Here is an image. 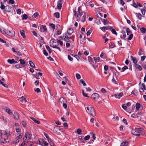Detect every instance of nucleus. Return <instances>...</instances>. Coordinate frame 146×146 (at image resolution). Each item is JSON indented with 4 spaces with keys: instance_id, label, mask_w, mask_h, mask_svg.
<instances>
[{
    "instance_id": "37",
    "label": "nucleus",
    "mask_w": 146,
    "mask_h": 146,
    "mask_svg": "<svg viewBox=\"0 0 146 146\" xmlns=\"http://www.w3.org/2000/svg\"><path fill=\"white\" fill-rule=\"evenodd\" d=\"M29 133L28 132H27L25 133V137L23 138V139L24 140H25L27 139V136H28V135H29Z\"/></svg>"
},
{
    "instance_id": "55",
    "label": "nucleus",
    "mask_w": 146,
    "mask_h": 146,
    "mask_svg": "<svg viewBox=\"0 0 146 146\" xmlns=\"http://www.w3.org/2000/svg\"><path fill=\"white\" fill-rule=\"evenodd\" d=\"M0 84H2L4 87L6 88L8 87V86L6 84H4L3 82H2L1 81V82H0Z\"/></svg>"
},
{
    "instance_id": "9",
    "label": "nucleus",
    "mask_w": 146,
    "mask_h": 146,
    "mask_svg": "<svg viewBox=\"0 0 146 146\" xmlns=\"http://www.w3.org/2000/svg\"><path fill=\"white\" fill-rule=\"evenodd\" d=\"M123 95V93L122 92H120L119 93H116L114 94V96L116 98H118V99L121 97Z\"/></svg>"
},
{
    "instance_id": "40",
    "label": "nucleus",
    "mask_w": 146,
    "mask_h": 146,
    "mask_svg": "<svg viewBox=\"0 0 146 146\" xmlns=\"http://www.w3.org/2000/svg\"><path fill=\"white\" fill-rule=\"evenodd\" d=\"M131 5H132L135 8L137 7V5L135 3L134 0H133V3L132 4H131Z\"/></svg>"
},
{
    "instance_id": "4",
    "label": "nucleus",
    "mask_w": 146,
    "mask_h": 146,
    "mask_svg": "<svg viewBox=\"0 0 146 146\" xmlns=\"http://www.w3.org/2000/svg\"><path fill=\"white\" fill-rule=\"evenodd\" d=\"M7 34L9 36L13 37L15 35V33L13 29L11 27H9L7 30Z\"/></svg>"
},
{
    "instance_id": "19",
    "label": "nucleus",
    "mask_w": 146,
    "mask_h": 146,
    "mask_svg": "<svg viewBox=\"0 0 146 146\" xmlns=\"http://www.w3.org/2000/svg\"><path fill=\"white\" fill-rule=\"evenodd\" d=\"M120 37L121 38H125L126 37L125 33V31H122L120 34Z\"/></svg>"
},
{
    "instance_id": "8",
    "label": "nucleus",
    "mask_w": 146,
    "mask_h": 146,
    "mask_svg": "<svg viewBox=\"0 0 146 146\" xmlns=\"http://www.w3.org/2000/svg\"><path fill=\"white\" fill-rule=\"evenodd\" d=\"M22 137V135H19L16 138L15 140L13 141V143H18L19 141V139L21 138Z\"/></svg>"
},
{
    "instance_id": "54",
    "label": "nucleus",
    "mask_w": 146,
    "mask_h": 146,
    "mask_svg": "<svg viewBox=\"0 0 146 146\" xmlns=\"http://www.w3.org/2000/svg\"><path fill=\"white\" fill-rule=\"evenodd\" d=\"M35 92H36L37 93L40 92V89L38 88H37L36 89H35Z\"/></svg>"
},
{
    "instance_id": "32",
    "label": "nucleus",
    "mask_w": 146,
    "mask_h": 146,
    "mask_svg": "<svg viewBox=\"0 0 146 146\" xmlns=\"http://www.w3.org/2000/svg\"><path fill=\"white\" fill-rule=\"evenodd\" d=\"M62 4L60 3H58L57 8L58 9H61Z\"/></svg>"
},
{
    "instance_id": "56",
    "label": "nucleus",
    "mask_w": 146,
    "mask_h": 146,
    "mask_svg": "<svg viewBox=\"0 0 146 146\" xmlns=\"http://www.w3.org/2000/svg\"><path fill=\"white\" fill-rule=\"evenodd\" d=\"M141 11L143 15H144L145 14L146 11L144 9H141Z\"/></svg>"
},
{
    "instance_id": "22",
    "label": "nucleus",
    "mask_w": 146,
    "mask_h": 146,
    "mask_svg": "<svg viewBox=\"0 0 146 146\" xmlns=\"http://www.w3.org/2000/svg\"><path fill=\"white\" fill-rule=\"evenodd\" d=\"M137 17L139 20L141 19L142 15L140 13H135Z\"/></svg>"
},
{
    "instance_id": "11",
    "label": "nucleus",
    "mask_w": 146,
    "mask_h": 146,
    "mask_svg": "<svg viewBox=\"0 0 146 146\" xmlns=\"http://www.w3.org/2000/svg\"><path fill=\"white\" fill-rule=\"evenodd\" d=\"M140 85V89L139 90L140 92H141V90H143L144 89L146 91V88L145 87V85L144 84H141V83L139 84Z\"/></svg>"
},
{
    "instance_id": "36",
    "label": "nucleus",
    "mask_w": 146,
    "mask_h": 146,
    "mask_svg": "<svg viewBox=\"0 0 146 146\" xmlns=\"http://www.w3.org/2000/svg\"><path fill=\"white\" fill-rule=\"evenodd\" d=\"M39 15L38 13L37 12L35 13L32 16V17L34 18H35Z\"/></svg>"
},
{
    "instance_id": "34",
    "label": "nucleus",
    "mask_w": 146,
    "mask_h": 146,
    "mask_svg": "<svg viewBox=\"0 0 146 146\" xmlns=\"http://www.w3.org/2000/svg\"><path fill=\"white\" fill-rule=\"evenodd\" d=\"M46 48L47 49V50L48 51L49 53L50 54L51 53L52 51L50 48V47L48 46L47 45L46 46Z\"/></svg>"
},
{
    "instance_id": "12",
    "label": "nucleus",
    "mask_w": 146,
    "mask_h": 146,
    "mask_svg": "<svg viewBox=\"0 0 146 146\" xmlns=\"http://www.w3.org/2000/svg\"><path fill=\"white\" fill-rule=\"evenodd\" d=\"M40 31L43 32H46L47 31V28L45 25H42L40 27Z\"/></svg>"
},
{
    "instance_id": "6",
    "label": "nucleus",
    "mask_w": 146,
    "mask_h": 146,
    "mask_svg": "<svg viewBox=\"0 0 146 146\" xmlns=\"http://www.w3.org/2000/svg\"><path fill=\"white\" fill-rule=\"evenodd\" d=\"M3 135V132L1 130H0V142L1 143H5L9 141L7 138L3 139L2 138Z\"/></svg>"
},
{
    "instance_id": "3",
    "label": "nucleus",
    "mask_w": 146,
    "mask_h": 146,
    "mask_svg": "<svg viewBox=\"0 0 146 146\" xmlns=\"http://www.w3.org/2000/svg\"><path fill=\"white\" fill-rule=\"evenodd\" d=\"M73 12L74 15L77 18V19H78L79 18V19H80V17H81L82 15L81 7H80L78 8V14H77V11H74Z\"/></svg>"
},
{
    "instance_id": "64",
    "label": "nucleus",
    "mask_w": 146,
    "mask_h": 146,
    "mask_svg": "<svg viewBox=\"0 0 146 146\" xmlns=\"http://www.w3.org/2000/svg\"><path fill=\"white\" fill-rule=\"evenodd\" d=\"M50 26L51 27H52L53 29H55V25L54 24H52V23L50 25Z\"/></svg>"
},
{
    "instance_id": "62",
    "label": "nucleus",
    "mask_w": 146,
    "mask_h": 146,
    "mask_svg": "<svg viewBox=\"0 0 146 146\" xmlns=\"http://www.w3.org/2000/svg\"><path fill=\"white\" fill-rule=\"evenodd\" d=\"M104 25H106V24L108 23L109 22L106 20L104 19Z\"/></svg>"
},
{
    "instance_id": "5",
    "label": "nucleus",
    "mask_w": 146,
    "mask_h": 146,
    "mask_svg": "<svg viewBox=\"0 0 146 146\" xmlns=\"http://www.w3.org/2000/svg\"><path fill=\"white\" fill-rule=\"evenodd\" d=\"M117 76L116 73H113V77L112 80V82L114 84L118 85Z\"/></svg>"
},
{
    "instance_id": "16",
    "label": "nucleus",
    "mask_w": 146,
    "mask_h": 146,
    "mask_svg": "<svg viewBox=\"0 0 146 146\" xmlns=\"http://www.w3.org/2000/svg\"><path fill=\"white\" fill-rule=\"evenodd\" d=\"M12 7L9 5H7L5 6V11L8 12H9L11 11V9Z\"/></svg>"
},
{
    "instance_id": "14",
    "label": "nucleus",
    "mask_w": 146,
    "mask_h": 146,
    "mask_svg": "<svg viewBox=\"0 0 146 146\" xmlns=\"http://www.w3.org/2000/svg\"><path fill=\"white\" fill-rule=\"evenodd\" d=\"M92 96L94 99H98L99 97V95L98 94L95 93L92 95Z\"/></svg>"
},
{
    "instance_id": "20",
    "label": "nucleus",
    "mask_w": 146,
    "mask_h": 146,
    "mask_svg": "<svg viewBox=\"0 0 146 146\" xmlns=\"http://www.w3.org/2000/svg\"><path fill=\"white\" fill-rule=\"evenodd\" d=\"M131 60L133 61V62L135 64H135H137V61L136 58L135 57H133L132 56H131Z\"/></svg>"
},
{
    "instance_id": "48",
    "label": "nucleus",
    "mask_w": 146,
    "mask_h": 146,
    "mask_svg": "<svg viewBox=\"0 0 146 146\" xmlns=\"http://www.w3.org/2000/svg\"><path fill=\"white\" fill-rule=\"evenodd\" d=\"M57 42L58 43H59L61 46H62L63 45V42L62 41H61L60 40H58L57 41Z\"/></svg>"
},
{
    "instance_id": "38",
    "label": "nucleus",
    "mask_w": 146,
    "mask_h": 146,
    "mask_svg": "<svg viewBox=\"0 0 146 146\" xmlns=\"http://www.w3.org/2000/svg\"><path fill=\"white\" fill-rule=\"evenodd\" d=\"M0 8L2 10L4 9L5 8V6L4 5H3V4L2 3V2L1 3Z\"/></svg>"
},
{
    "instance_id": "24",
    "label": "nucleus",
    "mask_w": 146,
    "mask_h": 146,
    "mask_svg": "<svg viewBox=\"0 0 146 146\" xmlns=\"http://www.w3.org/2000/svg\"><path fill=\"white\" fill-rule=\"evenodd\" d=\"M73 32V30L72 29H69L68 30L67 33L69 35H70Z\"/></svg>"
},
{
    "instance_id": "58",
    "label": "nucleus",
    "mask_w": 146,
    "mask_h": 146,
    "mask_svg": "<svg viewBox=\"0 0 146 146\" xmlns=\"http://www.w3.org/2000/svg\"><path fill=\"white\" fill-rule=\"evenodd\" d=\"M122 107L123 109L125 110H126L127 109V107L124 104L122 106Z\"/></svg>"
},
{
    "instance_id": "41",
    "label": "nucleus",
    "mask_w": 146,
    "mask_h": 146,
    "mask_svg": "<svg viewBox=\"0 0 146 146\" xmlns=\"http://www.w3.org/2000/svg\"><path fill=\"white\" fill-rule=\"evenodd\" d=\"M0 31L3 34H5L6 33L5 30L4 28H2Z\"/></svg>"
},
{
    "instance_id": "10",
    "label": "nucleus",
    "mask_w": 146,
    "mask_h": 146,
    "mask_svg": "<svg viewBox=\"0 0 146 146\" xmlns=\"http://www.w3.org/2000/svg\"><path fill=\"white\" fill-rule=\"evenodd\" d=\"M131 103L128 102V107L130 106L129 107V109H130L129 110H128V112L129 113H131L132 111H133L135 108V106L134 105H132L131 106Z\"/></svg>"
},
{
    "instance_id": "57",
    "label": "nucleus",
    "mask_w": 146,
    "mask_h": 146,
    "mask_svg": "<svg viewBox=\"0 0 146 146\" xmlns=\"http://www.w3.org/2000/svg\"><path fill=\"white\" fill-rule=\"evenodd\" d=\"M90 138V136L89 135H88L86 136L84 138V139L85 140H87L89 139Z\"/></svg>"
},
{
    "instance_id": "21",
    "label": "nucleus",
    "mask_w": 146,
    "mask_h": 146,
    "mask_svg": "<svg viewBox=\"0 0 146 146\" xmlns=\"http://www.w3.org/2000/svg\"><path fill=\"white\" fill-rule=\"evenodd\" d=\"M128 142L126 141H124L121 143V146H127Z\"/></svg>"
},
{
    "instance_id": "39",
    "label": "nucleus",
    "mask_w": 146,
    "mask_h": 146,
    "mask_svg": "<svg viewBox=\"0 0 146 146\" xmlns=\"http://www.w3.org/2000/svg\"><path fill=\"white\" fill-rule=\"evenodd\" d=\"M140 30H141L142 33H145L146 31V29L144 28H141L140 29Z\"/></svg>"
},
{
    "instance_id": "18",
    "label": "nucleus",
    "mask_w": 146,
    "mask_h": 146,
    "mask_svg": "<svg viewBox=\"0 0 146 146\" xmlns=\"http://www.w3.org/2000/svg\"><path fill=\"white\" fill-rule=\"evenodd\" d=\"M3 134L7 137L10 135V132L9 130H5L3 131Z\"/></svg>"
},
{
    "instance_id": "43",
    "label": "nucleus",
    "mask_w": 146,
    "mask_h": 146,
    "mask_svg": "<svg viewBox=\"0 0 146 146\" xmlns=\"http://www.w3.org/2000/svg\"><path fill=\"white\" fill-rule=\"evenodd\" d=\"M77 133L79 135L82 134V133L81 130L80 129H78L77 131Z\"/></svg>"
},
{
    "instance_id": "17",
    "label": "nucleus",
    "mask_w": 146,
    "mask_h": 146,
    "mask_svg": "<svg viewBox=\"0 0 146 146\" xmlns=\"http://www.w3.org/2000/svg\"><path fill=\"white\" fill-rule=\"evenodd\" d=\"M81 17H80V19H77V20H79V21H81L83 23L85 21L86 19V15H84L81 19H80Z\"/></svg>"
},
{
    "instance_id": "26",
    "label": "nucleus",
    "mask_w": 146,
    "mask_h": 146,
    "mask_svg": "<svg viewBox=\"0 0 146 146\" xmlns=\"http://www.w3.org/2000/svg\"><path fill=\"white\" fill-rule=\"evenodd\" d=\"M13 116L15 119H19V115L18 113H14L13 114Z\"/></svg>"
},
{
    "instance_id": "53",
    "label": "nucleus",
    "mask_w": 146,
    "mask_h": 146,
    "mask_svg": "<svg viewBox=\"0 0 146 146\" xmlns=\"http://www.w3.org/2000/svg\"><path fill=\"white\" fill-rule=\"evenodd\" d=\"M27 16L26 14L23 15L22 19H26L27 18Z\"/></svg>"
},
{
    "instance_id": "49",
    "label": "nucleus",
    "mask_w": 146,
    "mask_h": 146,
    "mask_svg": "<svg viewBox=\"0 0 146 146\" xmlns=\"http://www.w3.org/2000/svg\"><path fill=\"white\" fill-rule=\"evenodd\" d=\"M76 77L78 79H79L80 78V74L78 73H76Z\"/></svg>"
},
{
    "instance_id": "45",
    "label": "nucleus",
    "mask_w": 146,
    "mask_h": 146,
    "mask_svg": "<svg viewBox=\"0 0 146 146\" xmlns=\"http://www.w3.org/2000/svg\"><path fill=\"white\" fill-rule=\"evenodd\" d=\"M92 31L91 29H90L86 33L87 36H88L90 35L91 33L92 32Z\"/></svg>"
},
{
    "instance_id": "60",
    "label": "nucleus",
    "mask_w": 146,
    "mask_h": 146,
    "mask_svg": "<svg viewBox=\"0 0 146 146\" xmlns=\"http://www.w3.org/2000/svg\"><path fill=\"white\" fill-rule=\"evenodd\" d=\"M15 67L17 68H22V66L20 64H18L16 65Z\"/></svg>"
},
{
    "instance_id": "46",
    "label": "nucleus",
    "mask_w": 146,
    "mask_h": 146,
    "mask_svg": "<svg viewBox=\"0 0 146 146\" xmlns=\"http://www.w3.org/2000/svg\"><path fill=\"white\" fill-rule=\"evenodd\" d=\"M80 81L81 83L84 86H86V83H85V82L82 79L80 80Z\"/></svg>"
},
{
    "instance_id": "35",
    "label": "nucleus",
    "mask_w": 146,
    "mask_h": 146,
    "mask_svg": "<svg viewBox=\"0 0 146 146\" xmlns=\"http://www.w3.org/2000/svg\"><path fill=\"white\" fill-rule=\"evenodd\" d=\"M135 106L136 110H138L140 107V105L139 103H137L136 104Z\"/></svg>"
},
{
    "instance_id": "29",
    "label": "nucleus",
    "mask_w": 146,
    "mask_h": 146,
    "mask_svg": "<svg viewBox=\"0 0 146 146\" xmlns=\"http://www.w3.org/2000/svg\"><path fill=\"white\" fill-rule=\"evenodd\" d=\"M20 99H21V101L22 102H27L26 99L23 96L21 97Z\"/></svg>"
},
{
    "instance_id": "27",
    "label": "nucleus",
    "mask_w": 146,
    "mask_h": 146,
    "mask_svg": "<svg viewBox=\"0 0 146 146\" xmlns=\"http://www.w3.org/2000/svg\"><path fill=\"white\" fill-rule=\"evenodd\" d=\"M54 16L57 18L60 17V13L59 12H56L54 13Z\"/></svg>"
},
{
    "instance_id": "59",
    "label": "nucleus",
    "mask_w": 146,
    "mask_h": 146,
    "mask_svg": "<svg viewBox=\"0 0 146 146\" xmlns=\"http://www.w3.org/2000/svg\"><path fill=\"white\" fill-rule=\"evenodd\" d=\"M59 101L62 103V102H64V101H65V99H64L63 98H60L59 99Z\"/></svg>"
},
{
    "instance_id": "28",
    "label": "nucleus",
    "mask_w": 146,
    "mask_h": 146,
    "mask_svg": "<svg viewBox=\"0 0 146 146\" xmlns=\"http://www.w3.org/2000/svg\"><path fill=\"white\" fill-rule=\"evenodd\" d=\"M135 67L137 68L140 71H141L142 70V68L139 65L137 64H135Z\"/></svg>"
},
{
    "instance_id": "7",
    "label": "nucleus",
    "mask_w": 146,
    "mask_h": 146,
    "mask_svg": "<svg viewBox=\"0 0 146 146\" xmlns=\"http://www.w3.org/2000/svg\"><path fill=\"white\" fill-rule=\"evenodd\" d=\"M39 142L40 144L42 146H47L48 143H47L46 141L42 139H39Z\"/></svg>"
},
{
    "instance_id": "44",
    "label": "nucleus",
    "mask_w": 146,
    "mask_h": 146,
    "mask_svg": "<svg viewBox=\"0 0 146 146\" xmlns=\"http://www.w3.org/2000/svg\"><path fill=\"white\" fill-rule=\"evenodd\" d=\"M108 28V27H101L100 28V29L103 31H104L105 30L107 29Z\"/></svg>"
},
{
    "instance_id": "13",
    "label": "nucleus",
    "mask_w": 146,
    "mask_h": 146,
    "mask_svg": "<svg viewBox=\"0 0 146 146\" xmlns=\"http://www.w3.org/2000/svg\"><path fill=\"white\" fill-rule=\"evenodd\" d=\"M63 36L64 38V39L66 42H69L70 39L71 38L70 37H69L66 35V34L65 33L63 34Z\"/></svg>"
},
{
    "instance_id": "50",
    "label": "nucleus",
    "mask_w": 146,
    "mask_h": 146,
    "mask_svg": "<svg viewBox=\"0 0 146 146\" xmlns=\"http://www.w3.org/2000/svg\"><path fill=\"white\" fill-rule=\"evenodd\" d=\"M94 59L96 62H99L100 60V58L99 57H94Z\"/></svg>"
},
{
    "instance_id": "51",
    "label": "nucleus",
    "mask_w": 146,
    "mask_h": 146,
    "mask_svg": "<svg viewBox=\"0 0 146 146\" xmlns=\"http://www.w3.org/2000/svg\"><path fill=\"white\" fill-rule=\"evenodd\" d=\"M111 31L112 32V33L114 34H115V35H117V33H116V31H115V30L114 29H112L111 30Z\"/></svg>"
},
{
    "instance_id": "31",
    "label": "nucleus",
    "mask_w": 146,
    "mask_h": 146,
    "mask_svg": "<svg viewBox=\"0 0 146 146\" xmlns=\"http://www.w3.org/2000/svg\"><path fill=\"white\" fill-rule=\"evenodd\" d=\"M7 61L8 62L9 64H13L14 63L13 62L14 61V60L13 59H12V60L8 59L7 60Z\"/></svg>"
},
{
    "instance_id": "2",
    "label": "nucleus",
    "mask_w": 146,
    "mask_h": 146,
    "mask_svg": "<svg viewBox=\"0 0 146 146\" xmlns=\"http://www.w3.org/2000/svg\"><path fill=\"white\" fill-rule=\"evenodd\" d=\"M142 130L143 129L141 128H135V129L132 130L131 133L134 135L139 136L140 135V133Z\"/></svg>"
},
{
    "instance_id": "52",
    "label": "nucleus",
    "mask_w": 146,
    "mask_h": 146,
    "mask_svg": "<svg viewBox=\"0 0 146 146\" xmlns=\"http://www.w3.org/2000/svg\"><path fill=\"white\" fill-rule=\"evenodd\" d=\"M133 35L132 34H131L128 37V40H131L132 38L133 37Z\"/></svg>"
},
{
    "instance_id": "61",
    "label": "nucleus",
    "mask_w": 146,
    "mask_h": 146,
    "mask_svg": "<svg viewBox=\"0 0 146 146\" xmlns=\"http://www.w3.org/2000/svg\"><path fill=\"white\" fill-rule=\"evenodd\" d=\"M17 14L20 15L21 13V11L20 9H18L17 10Z\"/></svg>"
},
{
    "instance_id": "30",
    "label": "nucleus",
    "mask_w": 146,
    "mask_h": 146,
    "mask_svg": "<svg viewBox=\"0 0 146 146\" xmlns=\"http://www.w3.org/2000/svg\"><path fill=\"white\" fill-rule=\"evenodd\" d=\"M29 64H30V66L33 68H35V66L34 63L31 61H29Z\"/></svg>"
},
{
    "instance_id": "42",
    "label": "nucleus",
    "mask_w": 146,
    "mask_h": 146,
    "mask_svg": "<svg viewBox=\"0 0 146 146\" xmlns=\"http://www.w3.org/2000/svg\"><path fill=\"white\" fill-rule=\"evenodd\" d=\"M19 61L20 62V63L21 64H24L25 63V62L24 61V60L20 59Z\"/></svg>"
},
{
    "instance_id": "23",
    "label": "nucleus",
    "mask_w": 146,
    "mask_h": 146,
    "mask_svg": "<svg viewBox=\"0 0 146 146\" xmlns=\"http://www.w3.org/2000/svg\"><path fill=\"white\" fill-rule=\"evenodd\" d=\"M6 111L9 115H11L13 114L9 108H6Z\"/></svg>"
},
{
    "instance_id": "15",
    "label": "nucleus",
    "mask_w": 146,
    "mask_h": 146,
    "mask_svg": "<svg viewBox=\"0 0 146 146\" xmlns=\"http://www.w3.org/2000/svg\"><path fill=\"white\" fill-rule=\"evenodd\" d=\"M50 46L51 47H52L54 48H56L58 49V50L59 51V52L61 51V50H60V48L59 47H58L57 46H56L55 45H54V43H51L50 44Z\"/></svg>"
},
{
    "instance_id": "47",
    "label": "nucleus",
    "mask_w": 146,
    "mask_h": 146,
    "mask_svg": "<svg viewBox=\"0 0 146 146\" xmlns=\"http://www.w3.org/2000/svg\"><path fill=\"white\" fill-rule=\"evenodd\" d=\"M128 69L127 67L126 66H125L122 68V71H121V72H123L125 71L126 69Z\"/></svg>"
},
{
    "instance_id": "25",
    "label": "nucleus",
    "mask_w": 146,
    "mask_h": 146,
    "mask_svg": "<svg viewBox=\"0 0 146 146\" xmlns=\"http://www.w3.org/2000/svg\"><path fill=\"white\" fill-rule=\"evenodd\" d=\"M20 33L21 36L23 38H25V31L24 30H20Z\"/></svg>"
},
{
    "instance_id": "1",
    "label": "nucleus",
    "mask_w": 146,
    "mask_h": 146,
    "mask_svg": "<svg viewBox=\"0 0 146 146\" xmlns=\"http://www.w3.org/2000/svg\"><path fill=\"white\" fill-rule=\"evenodd\" d=\"M87 111V113H89L93 117H95L96 115L94 108L89 106L86 107Z\"/></svg>"
},
{
    "instance_id": "33",
    "label": "nucleus",
    "mask_w": 146,
    "mask_h": 146,
    "mask_svg": "<svg viewBox=\"0 0 146 146\" xmlns=\"http://www.w3.org/2000/svg\"><path fill=\"white\" fill-rule=\"evenodd\" d=\"M131 117L134 118H137L139 117V116L135 114H133Z\"/></svg>"
},
{
    "instance_id": "63",
    "label": "nucleus",
    "mask_w": 146,
    "mask_h": 146,
    "mask_svg": "<svg viewBox=\"0 0 146 146\" xmlns=\"http://www.w3.org/2000/svg\"><path fill=\"white\" fill-rule=\"evenodd\" d=\"M88 60L89 62L91 63L92 61V58H91L89 56L88 57Z\"/></svg>"
}]
</instances>
